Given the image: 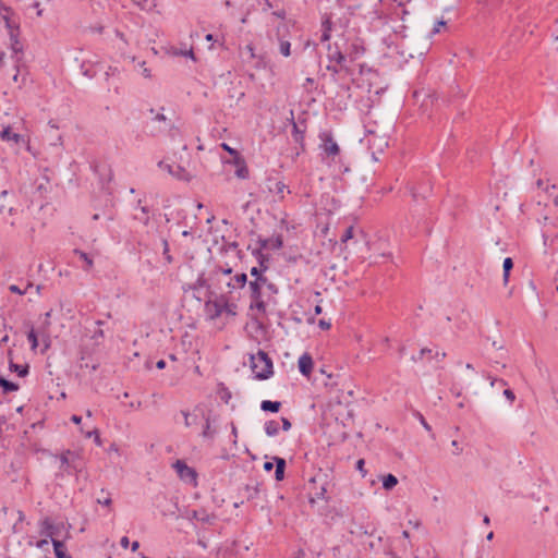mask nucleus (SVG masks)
<instances>
[{
  "mask_svg": "<svg viewBox=\"0 0 558 558\" xmlns=\"http://www.w3.org/2000/svg\"><path fill=\"white\" fill-rule=\"evenodd\" d=\"M316 144V170L325 173L328 180V190L320 195V203L328 215L340 207V201L336 197L338 177L348 171L344 165V153L336 133L330 129L322 130L317 135Z\"/></svg>",
  "mask_w": 558,
  "mask_h": 558,
  "instance_id": "obj_1",
  "label": "nucleus"
},
{
  "mask_svg": "<svg viewBox=\"0 0 558 558\" xmlns=\"http://www.w3.org/2000/svg\"><path fill=\"white\" fill-rule=\"evenodd\" d=\"M325 205H326V203L324 205H322V203L319 202V210L316 209V228L322 227L323 236L328 240L330 247L333 248L336 246V244L338 243V241H337L338 235L342 243H347L350 239L353 238L355 228H354V226H348L340 230V226H337L335 228V231L332 232V235L329 236V226H330L331 216L339 209V207L333 213L328 215L326 213V210H324V208H323Z\"/></svg>",
  "mask_w": 558,
  "mask_h": 558,
  "instance_id": "obj_2",
  "label": "nucleus"
},
{
  "mask_svg": "<svg viewBox=\"0 0 558 558\" xmlns=\"http://www.w3.org/2000/svg\"><path fill=\"white\" fill-rule=\"evenodd\" d=\"M341 28L336 23L332 22L331 16L328 14H324L322 16V23H320V43L326 44L327 43V57L330 61H335L337 64H340L342 61H344V56L341 53L339 47L335 45V47L331 46L329 40L332 37V33H336L337 35H341Z\"/></svg>",
  "mask_w": 558,
  "mask_h": 558,
  "instance_id": "obj_3",
  "label": "nucleus"
},
{
  "mask_svg": "<svg viewBox=\"0 0 558 558\" xmlns=\"http://www.w3.org/2000/svg\"><path fill=\"white\" fill-rule=\"evenodd\" d=\"M339 374L335 373L328 366H322L318 372L316 371V385H323L325 389V398L329 403L336 401L340 403V389L338 388Z\"/></svg>",
  "mask_w": 558,
  "mask_h": 558,
  "instance_id": "obj_4",
  "label": "nucleus"
},
{
  "mask_svg": "<svg viewBox=\"0 0 558 558\" xmlns=\"http://www.w3.org/2000/svg\"><path fill=\"white\" fill-rule=\"evenodd\" d=\"M57 458L60 461V473H57V477H63L64 474L73 475L82 472L84 465L82 458L78 452L70 449L63 450Z\"/></svg>",
  "mask_w": 558,
  "mask_h": 558,
  "instance_id": "obj_5",
  "label": "nucleus"
},
{
  "mask_svg": "<svg viewBox=\"0 0 558 558\" xmlns=\"http://www.w3.org/2000/svg\"><path fill=\"white\" fill-rule=\"evenodd\" d=\"M251 363L255 378L265 380L272 376V361L265 351L258 350L255 355H252Z\"/></svg>",
  "mask_w": 558,
  "mask_h": 558,
  "instance_id": "obj_6",
  "label": "nucleus"
},
{
  "mask_svg": "<svg viewBox=\"0 0 558 558\" xmlns=\"http://www.w3.org/2000/svg\"><path fill=\"white\" fill-rule=\"evenodd\" d=\"M267 278H257L248 282L250 289V307L256 308L258 312H266V304L262 296V289L266 287Z\"/></svg>",
  "mask_w": 558,
  "mask_h": 558,
  "instance_id": "obj_7",
  "label": "nucleus"
},
{
  "mask_svg": "<svg viewBox=\"0 0 558 558\" xmlns=\"http://www.w3.org/2000/svg\"><path fill=\"white\" fill-rule=\"evenodd\" d=\"M172 466L180 480L194 486L197 485V472L195 469L189 466L183 460H177Z\"/></svg>",
  "mask_w": 558,
  "mask_h": 558,
  "instance_id": "obj_8",
  "label": "nucleus"
},
{
  "mask_svg": "<svg viewBox=\"0 0 558 558\" xmlns=\"http://www.w3.org/2000/svg\"><path fill=\"white\" fill-rule=\"evenodd\" d=\"M223 307H227V300L221 296L215 300L205 302L204 310L208 319L215 320L223 313Z\"/></svg>",
  "mask_w": 558,
  "mask_h": 558,
  "instance_id": "obj_9",
  "label": "nucleus"
},
{
  "mask_svg": "<svg viewBox=\"0 0 558 558\" xmlns=\"http://www.w3.org/2000/svg\"><path fill=\"white\" fill-rule=\"evenodd\" d=\"M158 168L179 180L189 181L191 178L190 173L182 166L177 163H168L161 160L158 162Z\"/></svg>",
  "mask_w": 558,
  "mask_h": 558,
  "instance_id": "obj_10",
  "label": "nucleus"
},
{
  "mask_svg": "<svg viewBox=\"0 0 558 558\" xmlns=\"http://www.w3.org/2000/svg\"><path fill=\"white\" fill-rule=\"evenodd\" d=\"M0 138L3 142H14L15 144H20V143L26 144L27 150H31L29 143L25 141L23 135H21L19 133H14L10 125H7L1 130Z\"/></svg>",
  "mask_w": 558,
  "mask_h": 558,
  "instance_id": "obj_11",
  "label": "nucleus"
},
{
  "mask_svg": "<svg viewBox=\"0 0 558 558\" xmlns=\"http://www.w3.org/2000/svg\"><path fill=\"white\" fill-rule=\"evenodd\" d=\"M269 24L275 27V33H269L270 38L275 37L277 40L287 39L290 33L289 21L278 22L277 24L275 23V21H270Z\"/></svg>",
  "mask_w": 558,
  "mask_h": 558,
  "instance_id": "obj_12",
  "label": "nucleus"
},
{
  "mask_svg": "<svg viewBox=\"0 0 558 558\" xmlns=\"http://www.w3.org/2000/svg\"><path fill=\"white\" fill-rule=\"evenodd\" d=\"M367 143L371 149H373V154L383 153L384 149L388 146V142L385 137L376 136L373 132L367 136Z\"/></svg>",
  "mask_w": 558,
  "mask_h": 558,
  "instance_id": "obj_13",
  "label": "nucleus"
},
{
  "mask_svg": "<svg viewBox=\"0 0 558 558\" xmlns=\"http://www.w3.org/2000/svg\"><path fill=\"white\" fill-rule=\"evenodd\" d=\"M247 282V276L244 272L235 274L231 276L227 281L226 284L229 288L228 292H232L233 290L244 288V286Z\"/></svg>",
  "mask_w": 558,
  "mask_h": 558,
  "instance_id": "obj_14",
  "label": "nucleus"
},
{
  "mask_svg": "<svg viewBox=\"0 0 558 558\" xmlns=\"http://www.w3.org/2000/svg\"><path fill=\"white\" fill-rule=\"evenodd\" d=\"M313 359L311 356L310 353H304L300 359H299V371L302 375L304 376H310L312 369H313Z\"/></svg>",
  "mask_w": 558,
  "mask_h": 558,
  "instance_id": "obj_15",
  "label": "nucleus"
},
{
  "mask_svg": "<svg viewBox=\"0 0 558 558\" xmlns=\"http://www.w3.org/2000/svg\"><path fill=\"white\" fill-rule=\"evenodd\" d=\"M256 253L259 262V267H252L250 274L252 277H254V279L266 278L263 274L268 269V266L265 264L266 260L264 258V255L260 253V250H257Z\"/></svg>",
  "mask_w": 558,
  "mask_h": 558,
  "instance_id": "obj_16",
  "label": "nucleus"
},
{
  "mask_svg": "<svg viewBox=\"0 0 558 558\" xmlns=\"http://www.w3.org/2000/svg\"><path fill=\"white\" fill-rule=\"evenodd\" d=\"M189 520H197L202 523H211L214 517L209 514L205 509L192 510L187 513Z\"/></svg>",
  "mask_w": 558,
  "mask_h": 558,
  "instance_id": "obj_17",
  "label": "nucleus"
},
{
  "mask_svg": "<svg viewBox=\"0 0 558 558\" xmlns=\"http://www.w3.org/2000/svg\"><path fill=\"white\" fill-rule=\"evenodd\" d=\"M259 244L260 250H279L282 246V239L280 235L260 239Z\"/></svg>",
  "mask_w": 558,
  "mask_h": 558,
  "instance_id": "obj_18",
  "label": "nucleus"
},
{
  "mask_svg": "<svg viewBox=\"0 0 558 558\" xmlns=\"http://www.w3.org/2000/svg\"><path fill=\"white\" fill-rule=\"evenodd\" d=\"M73 254L75 256H77L80 258V260L83 262V266L82 268L85 270V271H89L93 267H94V259L93 257L87 254L86 252L80 250V248H74L73 250Z\"/></svg>",
  "mask_w": 558,
  "mask_h": 558,
  "instance_id": "obj_19",
  "label": "nucleus"
},
{
  "mask_svg": "<svg viewBox=\"0 0 558 558\" xmlns=\"http://www.w3.org/2000/svg\"><path fill=\"white\" fill-rule=\"evenodd\" d=\"M11 50L13 53L12 57L14 58V63H22L23 46L15 36L11 35Z\"/></svg>",
  "mask_w": 558,
  "mask_h": 558,
  "instance_id": "obj_20",
  "label": "nucleus"
},
{
  "mask_svg": "<svg viewBox=\"0 0 558 558\" xmlns=\"http://www.w3.org/2000/svg\"><path fill=\"white\" fill-rule=\"evenodd\" d=\"M56 532V526L49 518H45L40 522V534L46 535L47 537L53 538V534Z\"/></svg>",
  "mask_w": 558,
  "mask_h": 558,
  "instance_id": "obj_21",
  "label": "nucleus"
},
{
  "mask_svg": "<svg viewBox=\"0 0 558 558\" xmlns=\"http://www.w3.org/2000/svg\"><path fill=\"white\" fill-rule=\"evenodd\" d=\"M52 546L56 558H72L66 554V547L63 542L52 538Z\"/></svg>",
  "mask_w": 558,
  "mask_h": 558,
  "instance_id": "obj_22",
  "label": "nucleus"
},
{
  "mask_svg": "<svg viewBox=\"0 0 558 558\" xmlns=\"http://www.w3.org/2000/svg\"><path fill=\"white\" fill-rule=\"evenodd\" d=\"M9 369L16 373L20 377H25L29 373L28 364H16L12 360L9 362Z\"/></svg>",
  "mask_w": 558,
  "mask_h": 558,
  "instance_id": "obj_23",
  "label": "nucleus"
},
{
  "mask_svg": "<svg viewBox=\"0 0 558 558\" xmlns=\"http://www.w3.org/2000/svg\"><path fill=\"white\" fill-rule=\"evenodd\" d=\"M204 418H205V424H204V428H203L201 436L204 439H214V437L216 435V429L211 428L210 415H205Z\"/></svg>",
  "mask_w": 558,
  "mask_h": 558,
  "instance_id": "obj_24",
  "label": "nucleus"
},
{
  "mask_svg": "<svg viewBox=\"0 0 558 558\" xmlns=\"http://www.w3.org/2000/svg\"><path fill=\"white\" fill-rule=\"evenodd\" d=\"M264 429L267 436L275 437L279 434V422L276 420H269L265 422Z\"/></svg>",
  "mask_w": 558,
  "mask_h": 558,
  "instance_id": "obj_25",
  "label": "nucleus"
},
{
  "mask_svg": "<svg viewBox=\"0 0 558 558\" xmlns=\"http://www.w3.org/2000/svg\"><path fill=\"white\" fill-rule=\"evenodd\" d=\"M281 408L280 401L264 400L260 403V409L265 412L277 413Z\"/></svg>",
  "mask_w": 558,
  "mask_h": 558,
  "instance_id": "obj_26",
  "label": "nucleus"
},
{
  "mask_svg": "<svg viewBox=\"0 0 558 558\" xmlns=\"http://www.w3.org/2000/svg\"><path fill=\"white\" fill-rule=\"evenodd\" d=\"M0 387H1L3 393H10L13 391H17L20 388V386L17 384L10 381L2 376H0Z\"/></svg>",
  "mask_w": 558,
  "mask_h": 558,
  "instance_id": "obj_27",
  "label": "nucleus"
},
{
  "mask_svg": "<svg viewBox=\"0 0 558 558\" xmlns=\"http://www.w3.org/2000/svg\"><path fill=\"white\" fill-rule=\"evenodd\" d=\"M275 462H276L275 478L277 481H282L284 477L286 460L282 458H275Z\"/></svg>",
  "mask_w": 558,
  "mask_h": 558,
  "instance_id": "obj_28",
  "label": "nucleus"
},
{
  "mask_svg": "<svg viewBox=\"0 0 558 558\" xmlns=\"http://www.w3.org/2000/svg\"><path fill=\"white\" fill-rule=\"evenodd\" d=\"M513 268V262H512V258L511 257H506L504 259V263H502V269H504V274H502V280H504V284L506 286L509 281V275H510V271L511 269Z\"/></svg>",
  "mask_w": 558,
  "mask_h": 558,
  "instance_id": "obj_29",
  "label": "nucleus"
},
{
  "mask_svg": "<svg viewBox=\"0 0 558 558\" xmlns=\"http://www.w3.org/2000/svg\"><path fill=\"white\" fill-rule=\"evenodd\" d=\"M14 68L16 72L13 75V82L21 86L25 83V76L22 74V71L25 69V65L23 63H14Z\"/></svg>",
  "mask_w": 558,
  "mask_h": 558,
  "instance_id": "obj_30",
  "label": "nucleus"
},
{
  "mask_svg": "<svg viewBox=\"0 0 558 558\" xmlns=\"http://www.w3.org/2000/svg\"><path fill=\"white\" fill-rule=\"evenodd\" d=\"M398 484V478L393 474H387L383 477V487L391 490Z\"/></svg>",
  "mask_w": 558,
  "mask_h": 558,
  "instance_id": "obj_31",
  "label": "nucleus"
},
{
  "mask_svg": "<svg viewBox=\"0 0 558 558\" xmlns=\"http://www.w3.org/2000/svg\"><path fill=\"white\" fill-rule=\"evenodd\" d=\"M235 175L239 179L245 180L250 175L248 168L245 160H241L239 167L235 169Z\"/></svg>",
  "mask_w": 558,
  "mask_h": 558,
  "instance_id": "obj_32",
  "label": "nucleus"
},
{
  "mask_svg": "<svg viewBox=\"0 0 558 558\" xmlns=\"http://www.w3.org/2000/svg\"><path fill=\"white\" fill-rule=\"evenodd\" d=\"M27 340L31 344V350L35 352L37 350L39 343H38V336L34 329V327H31L29 331L27 332Z\"/></svg>",
  "mask_w": 558,
  "mask_h": 558,
  "instance_id": "obj_33",
  "label": "nucleus"
},
{
  "mask_svg": "<svg viewBox=\"0 0 558 558\" xmlns=\"http://www.w3.org/2000/svg\"><path fill=\"white\" fill-rule=\"evenodd\" d=\"M213 276H215L219 282L221 281L220 277H228L229 279L232 276V268L218 267L213 271Z\"/></svg>",
  "mask_w": 558,
  "mask_h": 558,
  "instance_id": "obj_34",
  "label": "nucleus"
},
{
  "mask_svg": "<svg viewBox=\"0 0 558 558\" xmlns=\"http://www.w3.org/2000/svg\"><path fill=\"white\" fill-rule=\"evenodd\" d=\"M135 219L141 221L144 226H148L150 221L149 217V208L148 207H141V216H134Z\"/></svg>",
  "mask_w": 558,
  "mask_h": 558,
  "instance_id": "obj_35",
  "label": "nucleus"
},
{
  "mask_svg": "<svg viewBox=\"0 0 558 558\" xmlns=\"http://www.w3.org/2000/svg\"><path fill=\"white\" fill-rule=\"evenodd\" d=\"M162 255L167 264H171L173 262V257L170 254L169 243L167 239H162Z\"/></svg>",
  "mask_w": 558,
  "mask_h": 558,
  "instance_id": "obj_36",
  "label": "nucleus"
},
{
  "mask_svg": "<svg viewBox=\"0 0 558 558\" xmlns=\"http://www.w3.org/2000/svg\"><path fill=\"white\" fill-rule=\"evenodd\" d=\"M278 41H279L280 53L283 57H289L291 54V51H290L291 44H290V41L287 40V39H282V40H278Z\"/></svg>",
  "mask_w": 558,
  "mask_h": 558,
  "instance_id": "obj_37",
  "label": "nucleus"
},
{
  "mask_svg": "<svg viewBox=\"0 0 558 558\" xmlns=\"http://www.w3.org/2000/svg\"><path fill=\"white\" fill-rule=\"evenodd\" d=\"M432 353H433V350H432V349L423 348V349L418 352V355H417V356H412V361H413V362H418V361L424 360L425 357H427V359H432Z\"/></svg>",
  "mask_w": 558,
  "mask_h": 558,
  "instance_id": "obj_38",
  "label": "nucleus"
},
{
  "mask_svg": "<svg viewBox=\"0 0 558 558\" xmlns=\"http://www.w3.org/2000/svg\"><path fill=\"white\" fill-rule=\"evenodd\" d=\"M33 287V283L28 282L26 288L25 289H21L19 286L16 284H11L9 287V291L12 292V293H15V294H20V295H24L27 293L28 289Z\"/></svg>",
  "mask_w": 558,
  "mask_h": 558,
  "instance_id": "obj_39",
  "label": "nucleus"
},
{
  "mask_svg": "<svg viewBox=\"0 0 558 558\" xmlns=\"http://www.w3.org/2000/svg\"><path fill=\"white\" fill-rule=\"evenodd\" d=\"M96 324L99 326V328L94 331L92 339L98 341V339H102L105 337L104 330L100 328V326L104 325V322L97 320Z\"/></svg>",
  "mask_w": 558,
  "mask_h": 558,
  "instance_id": "obj_40",
  "label": "nucleus"
},
{
  "mask_svg": "<svg viewBox=\"0 0 558 558\" xmlns=\"http://www.w3.org/2000/svg\"><path fill=\"white\" fill-rule=\"evenodd\" d=\"M81 70L83 75L88 78H94L96 76V72L87 68L85 62H83V64L81 65Z\"/></svg>",
  "mask_w": 558,
  "mask_h": 558,
  "instance_id": "obj_41",
  "label": "nucleus"
},
{
  "mask_svg": "<svg viewBox=\"0 0 558 558\" xmlns=\"http://www.w3.org/2000/svg\"><path fill=\"white\" fill-rule=\"evenodd\" d=\"M356 470L361 473L362 477H365L367 471L365 470V461L364 459H359L355 464Z\"/></svg>",
  "mask_w": 558,
  "mask_h": 558,
  "instance_id": "obj_42",
  "label": "nucleus"
},
{
  "mask_svg": "<svg viewBox=\"0 0 558 558\" xmlns=\"http://www.w3.org/2000/svg\"><path fill=\"white\" fill-rule=\"evenodd\" d=\"M181 413L184 416V425L186 427L192 426L196 422V416L191 418V415H190V413L187 411H182Z\"/></svg>",
  "mask_w": 558,
  "mask_h": 558,
  "instance_id": "obj_43",
  "label": "nucleus"
},
{
  "mask_svg": "<svg viewBox=\"0 0 558 558\" xmlns=\"http://www.w3.org/2000/svg\"><path fill=\"white\" fill-rule=\"evenodd\" d=\"M86 437H87V438L93 437V439H95V442H96L98 446H100V445H101V441H100V435H99L98 429H96V428H95V429H93V430H90V432H87V433H86Z\"/></svg>",
  "mask_w": 558,
  "mask_h": 558,
  "instance_id": "obj_44",
  "label": "nucleus"
},
{
  "mask_svg": "<svg viewBox=\"0 0 558 558\" xmlns=\"http://www.w3.org/2000/svg\"><path fill=\"white\" fill-rule=\"evenodd\" d=\"M270 15L274 19L280 20L279 22L287 21V19H286L287 13H286V11L283 9L282 10H278V11H274V12H271Z\"/></svg>",
  "mask_w": 558,
  "mask_h": 558,
  "instance_id": "obj_45",
  "label": "nucleus"
},
{
  "mask_svg": "<svg viewBox=\"0 0 558 558\" xmlns=\"http://www.w3.org/2000/svg\"><path fill=\"white\" fill-rule=\"evenodd\" d=\"M447 23L444 20H439L436 22V24L433 27L432 35H436L440 32L441 27H446Z\"/></svg>",
  "mask_w": 558,
  "mask_h": 558,
  "instance_id": "obj_46",
  "label": "nucleus"
},
{
  "mask_svg": "<svg viewBox=\"0 0 558 558\" xmlns=\"http://www.w3.org/2000/svg\"><path fill=\"white\" fill-rule=\"evenodd\" d=\"M138 65L142 68V75L146 78H150L151 72L148 68H146V62L145 61L138 62Z\"/></svg>",
  "mask_w": 558,
  "mask_h": 558,
  "instance_id": "obj_47",
  "label": "nucleus"
},
{
  "mask_svg": "<svg viewBox=\"0 0 558 558\" xmlns=\"http://www.w3.org/2000/svg\"><path fill=\"white\" fill-rule=\"evenodd\" d=\"M275 189H276L277 194H279L281 198H283V192H284L286 185L282 182L277 181L275 183Z\"/></svg>",
  "mask_w": 558,
  "mask_h": 558,
  "instance_id": "obj_48",
  "label": "nucleus"
},
{
  "mask_svg": "<svg viewBox=\"0 0 558 558\" xmlns=\"http://www.w3.org/2000/svg\"><path fill=\"white\" fill-rule=\"evenodd\" d=\"M416 416L418 417V420H420L421 424L423 425V427H424L426 430L430 432V430H432V427H430V425L426 422L425 417H424L420 412H417V413H416Z\"/></svg>",
  "mask_w": 558,
  "mask_h": 558,
  "instance_id": "obj_49",
  "label": "nucleus"
},
{
  "mask_svg": "<svg viewBox=\"0 0 558 558\" xmlns=\"http://www.w3.org/2000/svg\"><path fill=\"white\" fill-rule=\"evenodd\" d=\"M318 326L323 330H328L331 327L330 320H326L324 318L318 320Z\"/></svg>",
  "mask_w": 558,
  "mask_h": 558,
  "instance_id": "obj_50",
  "label": "nucleus"
},
{
  "mask_svg": "<svg viewBox=\"0 0 558 558\" xmlns=\"http://www.w3.org/2000/svg\"><path fill=\"white\" fill-rule=\"evenodd\" d=\"M221 147L223 150L228 151L232 157L239 154L236 149L230 147L227 143H222Z\"/></svg>",
  "mask_w": 558,
  "mask_h": 558,
  "instance_id": "obj_51",
  "label": "nucleus"
},
{
  "mask_svg": "<svg viewBox=\"0 0 558 558\" xmlns=\"http://www.w3.org/2000/svg\"><path fill=\"white\" fill-rule=\"evenodd\" d=\"M49 545V541H48V537L47 538H44V539H40V541H37L35 546L39 549H46Z\"/></svg>",
  "mask_w": 558,
  "mask_h": 558,
  "instance_id": "obj_52",
  "label": "nucleus"
},
{
  "mask_svg": "<svg viewBox=\"0 0 558 558\" xmlns=\"http://www.w3.org/2000/svg\"><path fill=\"white\" fill-rule=\"evenodd\" d=\"M504 396L512 403L515 399L514 392L511 389L504 390Z\"/></svg>",
  "mask_w": 558,
  "mask_h": 558,
  "instance_id": "obj_53",
  "label": "nucleus"
},
{
  "mask_svg": "<svg viewBox=\"0 0 558 558\" xmlns=\"http://www.w3.org/2000/svg\"><path fill=\"white\" fill-rule=\"evenodd\" d=\"M235 305L234 304H230L228 301H227V307H223V313H228L230 315H235Z\"/></svg>",
  "mask_w": 558,
  "mask_h": 558,
  "instance_id": "obj_54",
  "label": "nucleus"
},
{
  "mask_svg": "<svg viewBox=\"0 0 558 558\" xmlns=\"http://www.w3.org/2000/svg\"><path fill=\"white\" fill-rule=\"evenodd\" d=\"M153 121H157V122H166L167 121V117L162 113V112H158L155 114V117L153 118Z\"/></svg>",
  "mask_w": 558,
  "mask_h": 558,
  "instance_id": "obj_55",
  "label": "nucleus"
},
{
  "mask_svg": "<svg viewBox=\"0 0 558 558\" xmlns=\"http://www.w3.org/2000/svg\"><path fill=\"white\" fill-rule=\"evenodd\" d=\"M280 421L282 423L283 430H289L291 428V422L287 417H281Z\"/></svg>",
  "mask_w": 558,
  "mask_h": 558,
  "instance_id": "obj_56",
  "label": "nucleus"
},
{
  "mask_svg": "<svg viewBox=\"0 0 558 558\" xmlns=\"http://www.w3.org/2000/svg\"><path fill=\"white\" fill-rule=\"evenodd\" d=\"M241 160H244V158L239 153L238 155L233 156V160L232 161H228V162L229 163H233L235 166V168H238Z\"/></svg>",
  "mask_w": 558,
  "mask_h": 558,
  "instance_id": "obj_57",
  "label": "nucleus"
},
{
  "mask_svg": "<svg viewBox=\"0 0 558 558\" xmlns=\"http://www.w3.org/2000/svg\"><path fill=\"white\" fill-rule=\"evenodd\" d=\"M120 545H121L122 548L126 549L129 547V545H130L129 537L128 536L121 537Z\"/></svg>",
  "mask_w": 558,
  "mask_h": 558,
  "instance_id": "obj_58",
  "label": "nucleus"
},
{
  "mask_svg": "<svg viewBox=\"0 0 558 558\" xmlns=\"http://www.w3.org/2000/svg\"><path fill=\"white\" fill-rule=\"evenodd\" d=\"M445 356V352L435 351V353H432V359L442 360Z\"/></svg>",
  "mask_w": 558,
  "mask_h": 558,
  "instance_id": "obj_59",
  "label": "nucleus"
},
{
  "mask_svg": "<svg viewBox=\"0 0 558 558\" xmlns=\"http://www.w3.org/2000/svg\"><path fill=\"white\" fill-rule=\"evenodd\" d=\"M451 445H452V447L456 448L454 454H460L462 452V448L460 447V445L457 440H452Z\"/></svg>",
  "mask_w": 558,
  "mask_h": 558,
  "instance_id": "obj_60",
  "label": "nucleus"
},
{
  "mask_svg": "<svg viewBox=\"0 0 558 558\" xmlns=\"http://www.w3.org/2000/svg\"><path fill=\"white\" fill-rule=\"evenodd\" d=\"M97 501H98V504H100V505H102V506H106V507L110 506V505H111V502H112V500H111V498H110V497H107V498H105L104 500L98 499Z\"/></svg>",
  "mask_w": 558,
  "mask_h": 558,
  "instance_id": "obj_61",
  "label": "nucleus"
},
{
  "mask_svg": "<svg viewBox=\"0 0 558 558\" xmlns=\"http://www.w3.org/2000/svg\"><path fill=\"white\" fill-rule=\"evenodd\" d=\"M270 9H272V3L269 0H265L264 5H263V11L266 12V11H269Z\"/></svg>",
  "mask_w": 558,
  "mask_h": 558,
  "instance_id": "obj_62",
  "label": "nucleus"
},
{
  "mask_svg": "<svg viewBox=\"0 0 558 558\" xmlns=\"http://www.w3.org/2000/svg\"><path fill=\"white\" fill-rule=\"evenodd\" d=\"M71 421L74 423V424H80L82 422V417L80 415H76V414H73L71 416Z\"/></svg>",
  "mask_w": 558,
  "mask_h": 558,
  "instance_id": "obj_63",
  "label": "nucleus"
},
{
  "mask_svg": "<svg viewBox=\"0 0 558 558\" xmlns=\"http://www.w3.org/2000/svg\"><path fill=\"white\" fill-rule=\"evenodd\" d=\"M156 367L158 369H163L166 367V362L163 360H159L157 363H156Z\"/></svg>",
  "mask_w": 558,
  "mask_h": 558,
  "instance_id": "obj_64",
  "label": "nucleus"
}]
</instances>
